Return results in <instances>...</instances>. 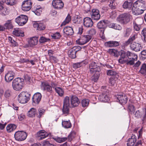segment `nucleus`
Wrapping results in <instances>:
<instances>
[{
  "mask_svg": "<svg viewBox=\"0 0 146 146\" xmlns=\"http://www.w3.org/2000/svg\"><path fill=\"white\" fill-rule=\"evenodd\" d=\"M24 85V80L20 78H16L13 80L12 86L13 89L16 91L21 90Z\"/></svg>",
  "mask_w": 146,
  "mask_h": 146,
  "instance_id": "f257e3e1",
  "label": "nucleus"
},
{
  "mask_svg": "<svg viewBox=\"0 0 146 146\" xmlns=\"http://www.w3.org/2000/svg\"><path fill=\"white\" fill-rule=\"evenodd\" d=\"M137 3L138 7V10L137 11L136 9L135 11L133 9H132L133 13L135 15L141 14L146 9V3L145 1L141 0L140 1L137 2Z\"/></svg>",
  "mask_w": 146,
  "mask_h": 146,
  "instance_id": "f03ea898",
  "label": "nucleus"
},
{
  "mask_svg": "<svg viewBox=\"0 0 146 146\" xmlns=\"http://www.w3.org/2000/svg\"><path fill=\"white\" fill-rule=\"evenodd\" d=\"M132 19V16L129 13H124L120 15L118 17V21L121 24H125Z\"/></svg>",
  "mask_w": 146,
  "mask_h": 146,
  "instance_id": "7ed1b4c3",
  "label": "nucleus"
},
{
  "mask_svg": "<svg viewBox=\"0 0 146 146\" xmlns=\"http://www.w3.org/2000/svg\"><path fill=\"white\" fill-rule=\"evenodd\" d=\"M106 86H102V92L99 95L98 99L102 102H106L109 100L108 97L109 91L107 89H105Z\"/></svg>",
  "mask_w": 146,
  "mask_h": 146,
  "instance_id": "20e7f679",
  "label": "nucleus"
},
{
  "mask_svg": "<svg viewBox=\"0 0 146 146\" xmlns=\"http://www.w3.org/2000/svg\"><path fill=\"white\" fill-rule=\"evenodd\" d=\"M30 96V94L27 92H22L18 96V101L21 103H26L29 100Z\"/></svg>",
  "mask_w": 146,
  "mask_h": 146,
  "instance_id": "39448f33",
  "label": "nucleus"
},
{
  "mask_svg": "<svg viewBox=\"0 0 146 146\" xmlns=\"http://www.w3.org/2000/svg\"><path fill=\"white\" fill-rule=\"evenodd\" d=\"M120 58L118 60V62L119 63L123 64L125 63L126 61L124 58L127 57L129 59V57L131 56V53L129 51L126 52L125 50H121L120 51Z\"/></svg>",
  "mask_w": 146,
  "mask_h": 146,
  "instance_id": "423d86ee",
  "label": "nucleus"
},
{
  "mask_svg": "<svg viewBox=\"0 0 146 146\" xmlns=\"http://www.w3.org/2000/svg\"><path fill=\"white\" fill-rule=\"evenodd\" d=\"M101 70L100 67L98 65L96 62H92L90 64L88 69V72L90 74L95 72H100Z\"/></svg>",
  "mask_w": 146,
  "mask_h": 146,
  "instance_id": "0eeeda50",
  "label": "nucleus"
},
{
  "mask_svg": "<svg viewBox=\"0 0 146 146\" xmlns=\"http://www.w3.org/2000/svg\"><path fill=\"white\" fill-rule=\"evenodd\" d=\"M40 87L42 90L45 91L46 92L50 94L53 92L52 87L50 85L48 81H45L41 82Z\"/></svg>",
  "mask_w": 146,
  "mask_h": 146,
  "instance_id": "6e6552de",
  "label": "nucleus"
},
{
  "mask_svg": "<svg viewBox=\"0 0 146 146\" xmlns=\"http://www.w3.org/2000/svg\"><path fill=\"white\" fill-rule=\"evenodd\" d=\"M108 25V21L103 20L100 21L97 24V27L100 29V35L103 36L104 35V31Z\"/></svg>",
  "mask_w": 146,
  "mask_h": 146,
  "instance_id": "1a4fd4ad",
  "label": "nucleus"
},
{
  "mask_svg": "<svg viewBox=\"0 0 146 146\" xmlns=\"http://www.w3.org/2000/svg\"><path fill=\"white\" fill-rule=\"evenodd\" d=\"M117 101L122 105L125 104L127 101V98L126 95L123 92L117 93L116 96Z\"/></svg>",
  "mask_w": 146,
  "mask_h": 146,
  "instance_id": "9d476101",
  "label": "nucleus"
},
{
  "mask_svg": "<svg viewBox=\"0 0 146 146\" xmlns=\"http://www.w3.org/2000/svg\"><path fill=\"white\" fill-rule=\"evenodd\" d=\"M27 134L26 133L21 131L16 132L14 134L15 139L18 141H22L24 140L26 138Z\"/></svg>",
  "mask_w": 146,
  "mask_h": 146,
  "instance_id": "9b49d317",
  "label": "nucleus"
},
{
  "mask_svg": "<svg viewBox=\"0 0 146 146\" xmlns=\"http://www.w3.org/2000/svg\"><path fill=\"white\" fill-rule=\"evenodd\" d=\"M92 38V36L90 35H86L82 36L80 38L76 40V42L80 45H84L90 40Z\"/></svg>",
  "mask_w": 146,
  "mask_h": 146,
  "instance_id": "f8f14e48",
  "label": "nucleus"
},
{
  "mask_svg": "<svg viewBox=\"0 0 146 146\" xmlns=\"http://www.w3.org/2000/svg\"><path fill=\"white\" fill-rule=\"evenodd\" d=\"M27 16L24 15H21L15 19V22L20 26L24 25L27 22Z\"/></svg>",
  "mask_w": 146,
  "mask_h": 146,
  "instance_id": "ddd939ff",
  "label": "nucleus"
},
{
  "mask_svg": "<svg viewBox=\"0 0 146 146\" xmlns=\"http://www.w3.org/2000/svg\"><path fill=\"white\" fill-rule=\"evenodd\" d=\"M33 3L30 0L23 1L22 4V9L24 11H28L31 9Z\"/></svg>",
  "mask_w": 146,
  "mask_h": 146,
  "instance_id": "4468645a",
  "label": "nucleus"
},
{
  "mask_svg": "<svg viewBox=\"0 0 146 146\" xmlns=\"http://www.w3.org/2000/svg\"><path fill=\"white\" fill-rule=\"evenodd\" d=\"M52 4L54 8L59 10L62 9L64 7V3L62 0H53Z\"/></svg>",
  "mask_w": 146,
  "mask_h": 146,
  "instance_id": "2eb2a0df",
  "label": "nucleus"
},
{
  "mask_svg": "<svg viewBox=\"0 0 146 146\" xmlns=\"http://www.w3.org/2000/svg\"><path fill=\"white\" fill-rule=\"evenodd\" d=\"M142 111H143L141 112L139 110H137L134 115L135 117L137 118H141L142 116L143 117L142 120L143 122H144L146 118V109L144 108H143Z\"/></svg>",
  "mask_w": 146,
  "mask_h": 146,
  "instance_id": "dca6fc26",
  "label": "nucleus"
},
{
  "mask_svg": "<svg viewBox=\"0 0 146 146\" xmlns=\"http://www.w3.org/2000/svg\"><path fill=\"white\" fill-rule=\"evenodd\" d=\"M70 97L72 107L73 108L78 106L80 103V101L78 97L74 95L70 96Z\"/></svg>",
  "mask_w": 146,
  "mask_h": 146,
  "instance_id": "f3484780",
  "label": "nucleus"
},
{
  "mask_svg": "<svg viewBox=\"0 0 146 146\" xmlns=\"http://www.w3.org/2000/svg\"><path fill=\"white\" fill-rule=\"evenodd\" d=\"M92 19L95 20H99L100 17L99 11L96 9H93L90 13Z\"/></svg>",
  "mask_w": 146,
  "mask_h": 146,
  "instance_id": "a211bd4d",
  "label": "nucleus"
},
{
  "mask_svg": "<svg viewBox=\"0 0 146 146\" xmlns=\"http://www.w3.org/2000/svg\"><path fill=\"white\" fill-rule=\"evenodd\" d=\"M131 49L135 52H138L141 50L142 47L140 44L135 42H133L131 43L130 45Z\"/></svg>",
  "mask_w": 146,
  "mask_h": 146,
  "instance_id": "6ab92c4d",
  "label": "nucleus"
},
{
  "mask_svg": "<svg viewBox=\"0 0 146 146\" xmlns=\"http://www.w3.org/2000/svg\"><path fill=\"white\" fill-rule=\"evenodd\" d=\"M15 76V73L13 71H9L5 75V80L7 82H10L13 79Z\"/></svg>",
  "mask_w": 146,
  "mask_h": 146,
  "instance_id": "aec40b11",
  "label": "nucleus"
},
{
  "mask_svg": "<svg viewBox=\"0 0 146 146\" xmlns=\"http://www.w3.org/2000/svg\"><path fill=\"white\" fill-rule=\"evenodd\" d=\"M42 95L40 93H36L33 97V103L35 104H38L40 101Z\"/></svg>",
  "mask_w": 146,
  "mask_h": 146,
  "instance_id": "412c9836",
  "label": "nucleus"
},
{
  "mask_svg": "<svg viewBox=\"0 0 146 146\" xmlns=\"http://www.w3.org/2000/svg\"><path fill=\"white\" fill-rule=\"evenodd\" d=\"M119 42L111 40L105 42L104 45L106 47H113L118 46L119 45Z\"/></svg>",
  "mask_w": 146,
  "mask_h": 146,
  "instance_id": "4be33fe9",
  "label": "nucleus"
},
{
  "mask_svg": "<svg viewBox=\"0 0 146 146\" xmlns=\"http://www.w3.org/2000/svg\"><path fill=\"white\" fill-rule=\"evenodd\" d=\"M37 135L38 139L41 140L47 137L48 134L45 131L41 130L38 132L37 133Z\"/></svg>",
  "mask_w": 146,
  "mask_h": 146,
  "instance_id": "5701e85b",
  "label": "nucleus"
},
{
  "mask_svg": "<svg viewBox=\"0 0 146 146\" xmlns=\"http://www.w3.org/2000/svg\"><path fill=\"white\" fill-rule=\"evenodd\" d=\"M84 25L87 27H91L93 24L92 19L90 17H86L84 19Z\"/></svg>",
  "mask_w": 146,
  "mask_h": 146,
  "instance_id": "b1692460",
  "label": "nucleus"
},
{
  "mask_svg": "<svg viewBox=\"0 0 146 146\" xmlns=\"http://www.w3.org/2000/svg\"><path fill=\"white\" fill-rule=\"evenodd\" d=\"M33 26L34 28H37V30L39 31L43 30L46 28L45 25L41 22L38 23L36 22L33 24Z\"/></svg>",
  "mask_w": 146,
  "mask_h": 146,
  "instance_id": "393cba45",
  "label": "nucleus"
},
{
  "mask_svg": "<svg viewBox=\"0 0 146 146\" xmlns=\"http://www.w3.org/2000/svg\"><path fill=\"white\" fill-rule=\"evenodd\" d=\"M136 141V136L135 135L132 134L131 138H129L127 141L128 142L127 144V146H133Z\"/></svg>",
  "mask_w": 146,
  "mask_h": 146,
  "instance_id": "a878e982",
  "label": "nucleus"
},
{
  "mask_svg": "<svg viewBox=\"0 0 146 146\" xmlns=\"http://www.w3.org/2000/svg\"><path fill=\"white\" fill-rule=\"evenodd\" d=\"M106 73L107 75L112 76L113 77L115 78L116 80H117L119 77L118 74L113 70H107Z\"/></svg>",
  "mask_w": 146,
  "mask_h": 146,
  "instance_id": "bb28decb",
  "label": "nucleus"
},
{
  "mask_svg": "<svg viewBox=\"0 0 146 146\" xmlns=\"http://www.w3.org/2000/svg\"><path fill=\"white\" fill-rule=\"evenodd\" d=\"M64 32L68 35H72L74 33V31L72 27L67 26L63 29Z\"/></svg>",
  "mask_w": 146,
  "mask_h": 146,
  "instance_id": "cd10ccee",
  "label": "nucleus"
},
{
  "mask_svg": "<svg viewBox=\"0 0 146 146\" xmlns=\"http://www.w3.org/2000/svg\"><path fill=\"white\" fill-rule=\"evenodd\" d=\"M38 38L37 37H34L31 38L29 41V44L30 47H33L37 44Z\"/></svg>",
  "mask_w": 146,
  "mask_h": 146,
  "instance_id": "c85d7f7f",
  "label": "nucleus"
},
{
  "mask_svg": "<svg viewBox=\"0 0 146 146\" xmlns=\"http://www.w3.org/2000/svg\"><path fill=\"white\" fill-rule=\"evenodd\" d=\"M133 3L129 2L128 1H125L122 5L123 8L124 9H127L128 10H131L132 9Z\"/></svg>",
  "mask_w": 146,
  "mask_h": 146,
  "instance_id": "c756f323",
  "label": "nucleus"
},
{
  "mask_svg": "<svg viewBox=\"0 0 146 146\" xmlns=\"http://www.w3.org/2000/svg\"><path fill=\"white\" fill-rule=\"evenodd\" d=\"M13 35L17 36H23L24 32L17 28H15L13 32Z\"/></svg>",
  "mask_w": 146,
  "mask_h": 146,
  "instance_id": "7c9ffc66",
  "label": "nucleus"
},
{
  "mask_svg": "<svg viewBox=\"0 0 146 146\" xmlns=\"http://www.w3.org/2000/svg\"><path fill=\"white\" fill-rule=\"evenodd\" d=\"M132 29L130 28H125L123 31V36L124 37H128L131 33Z\"/></svg>",
  "mask_w": 146,
  "mask_h": 146,
  "instance_id": "2f4dec72",
  "label": "nucleus"
},
{
  "mask_svg": "<svg viewBox=\"0 0 146 146\" xmlns=\"http://www.w3.org/2000/svg\"><path fill=\"white\" fill-rule=\"evenodd\" d=\"M12 20H8L6 21L4 24V26L5 29H12L13 26L12 25Z\"/></svg>",
  "mask_w": 146,
  "mask_h": 146,
  "instance_id": "473e14b6",
  "label": "nucleus"
},
{
  "mask_svg": "<svg viewBox=\"0 0 146 146\" xmlns=\"http://www.w3.org/2000/svg\"><path fill=\"white\" fill-rule=\"evenodd\" d=\"M36 114V109L32 108L28 111L27 115L29 117H35Z\"/></svg>",
  "mask_w": 146,
  "mask_h": 146,
  "instance_id": "72a5a7b5",
  "label": "nucleus"
},
{
  "mask_svg": "<svg viewBox=\"0 0 146 146\" xmlns=\"http://www.w3.org/2000/svg\"><path fill=\"white\" fill-rule=\"evenodd\" d=\"M87 64V62L83 61L81 62L73 64V67L74 68L76 69L81 67L83 66V65H86Z\"/></svg>",
  "mask_w": 146,
  "mask_h": 146,
  "instance_id": "f704fd0d",
  "label": "nucleus"
},
{
  "mask_svg": "<svg viewBox=\"0 0 146 146\" xmlns=\"http://www.w3.org/2000/svg\"><path fill=\"white\" fill-rule=\"evenodd\" d=\"M109 26L110 28L118 30H121L122 29L121 26L119 25L113 23H111Z\"/></svg>",
  "mask_w": 146,
  "mask_h": 146,
  "instance_id": "c9c22d12",
  "label": "nucleus"
},
{
  "mask_svg": "<svg viewBox=\"0 0 146 146\" xmlns=\"http://www.w3.org/2000/svg\"><path fill=\"white\" fill-rule=\"evenodd\" d=\"M16 127V125L15 124H10L7 125L6 128L8 132H11L14 130Z\"/></svg>",
  "mask_w": 146,
  "mask_h": 146,
  "instance_id": "e433bc0d",
  "label": "nucleus"
},
{
  "mask_svg": "<svg viewBox=\"0 0 146 146\" xmlns=\"http://www.w3.org/2000/svg\"><path fill=\"white\" fill-rule=\"evenodd\" d=\"M70 97L68 96H66L63 100V105L70 107L71 100L70 101Z\"/></svg>",
  "mask_w": 146,
  "mask_h": 146,
  "instance_id": "4c0bfd02",
  "label": "nucleus"
},
{
  "mask_svg": "<svg viewBox=\"0 0 146 146\" xmlns=\"http://www.w3.org/2000/svg\"><path fill=\"white\" fill-rule=\"evenodd\" d=\"M62 125L63 127L66 128H70L71 127L72 125L70 121H62Z\"/></svg>",
  "mask_w": 146,
  "mask_h": 146,
  "instance_id": "58836bf2",
  "label": "nucleus"
},
{
  "mask_svg": "<svg viewBox=\"0 0 146 146\" xmlns=\"http://www.w3.org/2000/svg\"><path fill=\"white\" fill-rule=\"evenodd\" d=\"M70 107L63 105L62 109L63 114L65 116L68 114L70 112Z\"/></svg>",
  "mask_w": 146,
  "mask_h": 146,
  "instance_id": "ea45409f",
  "label": "nucleus"
},
{
  "mask_svg": "<svg viewBox=\"0 0 146 146\" xmlns=\"http://www.w3.org/2000/svg\"><path fill=\"white\" fill-rule=\"evenodd\" d=\"M68 54L69 57L71 58H75L76 57V53L72 48L69 50Z\"/></svg>",
  "mask_w": 146,
  "mask_h": 146,
  "instance_id": "a19ab883",
  "label": "nucleus"
},
{
  "mask_svg": "<svg viewBox=\"0 0 146 146\" xmlns=\"http://www.w3.org/2000/svg\"><path fill=\"white\" fill-rule=\"evenodd\" d=\"M53 139L56 142L58 143H61L66 141L67 139V138L66 137H63L61 138L58 137H53Z\"/></svg>",
  "mask_w": 146,
  "mask_h": 146,
  "instance_id": "79ce46f5",
  "label": "nucleus"
},
{
  "mask_svg": "<svg viewBox=\"0 0 146 146\" xmlns=\"http://www.w3.org/2000/svg\"><path fill=\"white\" fill-rule=\"evenodd\" d=\"M55 92L60 96H62L64 94V91L63 89L60 87L55 88Z\"/></svg>",
  "mask_w": 146,
  "mask_h": 146,
  "instance_id": "37998d69",
  "label": "nucleus"
},
{
  "mask_svg": "<svg viewBox=\"0 0 146 146\" xmlns=\"http://www.w3.org/2000/svg\"><path fill=\"white\" fill-rule=\"evenodd\" d=\"M109 4V7L112 10L115 9L117 7V4L115 2V0H111Z\"/></svg>",
  "mask_w": 146,
  "mask_h": 146,
  "instance_id": "c03bdc74",
  "label": "nucleus"
},
{
  "mask_svg": "<svg viewBox=\"0 0 146 146\" xmlns=\"http://www.w3.org/2000/svg\"><path fill=\"white\" fill-rule=\"evenodd\" d=\"M82 18L78 16H75L73 20V23L76 24H78L82 22Z\"/></svg>",
  "mask_w": 146,
  "mask_h": 146,
  "instance_id": "a18cd8bd",
  "label": "nucleus"
},
{
  "mask_svg": "<svg viewBox=\"0 0 146 146\" xmlns=\"http://www.w3.org/2000/svg\"><path fill=\"white\" fill-rule=\"evenodd\" d=\"M108 51L111 54H113L115 56L118 57L120 56V51H118L114 49H109Z\"/></svg>",
  "mask_w": 146,
  "mask_h": 146,
  "instance_id": "49530a36",
  "label": "nucleus"
},
{
  "mask_svg": "<svg viewBox=\"0 0 146 146\" xmlns=\"http://www.w3.org/2000/svg\"><path fill=\"white\" fill-rule=\"evenodd\" d=\"M94 74L92 76V80L95 82L97 81L100 76V72H95Z\"/></svg>",
  "mask_w": 146,
  "mask_h": 146,
  "instance_id": "de8ad7c7",
  "label": "nucleus"
},
{
  "mask_svg": "<svg viewBox=\"0 0 146 146\" xmlns=\"http://www.w3.org/2000/svg\"><path fill=\"white\" fill-rule=\"evenodd\" d=\"M71 20V17L70 14H68L66 17L65 20L62 22L60 26L65 25L66 24L68 23Z\"/></svg>",
  "mask_w": 146,
  "mask_h": 146,
  "instance_id": "09e8293b",
  "label": "nucleus"
},
{
  "mask_svg": "<svg viewBox=\"0 0 146 146\" xmlns=\"http://www.w3.org/2000/svg\"><path fill=\"white\" fill-rule=\"evenodd\" d=\"M130 60H128V59L125 60L126 61L125 62L127 65H132L134 64V61L135 59L133 58H130L129 59Z\"/></svg>",
  "mask_w": 146,
  "mask_h": 146,
  "instance_id": "8fccbe9b",
  "label": "nucleus"
},
{
  "mask_svg": "<svg viewBox=\"0 0 146 146\" xmlns=\"http://www.w3.org/2000/svg\"><path fill=\"white\" fill-rule=\"evenodd\" d=\"M52 38L54 39H57L61 37V35L59 32H56L51 35Z\"/></svg>",
  "mask_w": 146,
  "mask_h": 146,
  "instance_id": "3c124183",
  "label": "nucleus"
},
{
  "mask_svg": "<svg viewBox=\"0 0 146 146\" xmlns=\"http://www.w3.org/2000/svg\"><path fill=\"white\" fill-rule=\"evenodd\" d=\"M16 0H5L6 4L10 5H13L16 3Z\"/></svg>",
  "mask_w": 146,
  "mask_h": 146,
  "instance_id": "603ef678",
  "label": "nucleus"
},
{
  "mask_svg": "<svg viewBox=\"0 0 146 146\" xmlns=\"http://www.w3.org/2000/svg\"><path fill=\"white\" fill-rule=\"evenodd\" d=\"M89 100H83L81 102L82 106L83 107L88 106L89 104Z\"/></svg>",
  "mask_w": 146,
  "mask_h": 146,
  "instance_id": "864d4df0",
  "label": "nucleus"
},
{
  "mask_svg": "<svg viewBox=\"0 0 146 146\" xmlns=\"http://www.w3.org/2000/svg\"><path fill=\"white\" fill-rule=\"evenodd\" d=\"M44 110L43 109L40 108L38 109V113L39 114L37 113L36 114L37 117L39 118H40L41 117L42 115L44 113Z\"/></svg>",
  "mask_w": 146,
  "mask_h": 146,
  "instance_id": "5fc2aeb1",
  "label": "nucleus"
},
{
  "mask_svg": "<svg viewBox=\"0 0 146 146\" xmlns=\"http://www.w3.org/2000/svg\"><path fill=\"white\" fill-rule=\"evenodd\" d=\"M42 146H54V144L50 143L48 141H43Z\"/></svg>",
  "mask_w": 146,
  "mask_h": 146,
  "instance_id": "6e6d98bb",
  "label": "nucleus"
},
{
  "mask_svg": "<svg viewBox=\"0 0 146 146\" xmlns=\"http://www.w3.org/2000/svg\"><path fill=\"white\" fill-rule=\"evenodd\" d=\"M128 110L131 113H134L135 111L134 106L133 105L129 104L128 106Z\"/></svg>",
  "mask_w": 146,
  "mask_h": 146,
  "instance_id": "4d7b16f0",
  "label": "nucleus"
},
{
  "mask_svg": "<svg viewBox=\"0 0 146 146\" xmlns=\"http://www.w3.org/2000/svg\"><path fill=\"white\" fill-rule=\"evenodd\" d=\"M33 12L38 16H39L42 13V9L40 8H36V9Z\"/></svg>",
  "mask_w": 146,
  "mask_h": 146,
  "instance_id": "13d9d810",
  "label": "nucleus"
},
{
  "mask_svg": "<svg viewBox=\"0 0 146 146\" xmlns=\"http://www.w3.org/2000/svg\"><path fill=\"white\" fill-rule=\"evenodd\" d=\"M133 27L134 29L137 31H138L140 30V25L137 24L135 21L134 22Z\"/></svg>",
  "mask_w": 146,
  "mask_h": 146,
  "instance_id": "bf43d9fd",
  "label": "nucleus"
},
{
  "mask_svg": "<svg viewBox=\"0 0 146 146\" xmlns=\"http://www.w3.org/2000/svg\"><path fill=\"white\" fill-rule=\"evenodd\" d=\"M117 80H116L115 78H110L109 80V83L110 85L111 86H113L115 84V81Z\"/></svg>",
  "mask_w": 146,
  "mask_h": 146,
  "instance_id": "052dcab7",
  "label": "nucleus"
},
{
  "mask_svg": "<svg viewBox=\"0 0 146 146\" xmlns=\"http://www.w3.org/2000/svg\"><path fill=\"white\" fill-rule=\"evenodd\" d=\"M50 40V39L49 38H46L43 36H41L39 39V42L41 43H43L47 42Z\"/></svg>",
  "mask_w": 146,
  "mask_h": 146,
  "instance_id": "680f3d73",
  "label": "nucleus"
},
{
  "mask_svg": "<svg viewBox=\"0 0 146 146\" xmlns=\"http://www.w3.org/2000/svg\"><path fill=\"white\" fill-rule=\"evenodd\" d=\"M8 40L13 46H17V43L14 40L12 39L11 37V36L9 37Z\"/></svg>",
  "mask_w": 146,
  "mask_h": 146,
  "instance_id": "e2e57ef3",
  "label": "nucleus"
},
{
  "mask_svg": "<svg viewBox=\"0 0 146 146\" xmlns=\"http://www.w3.org/2000/svg\"><path fill=\"white\" fill-rule=\"evenodd\" d=\"M137 35L136 34H134L132 36H131L128 39L129 42H133L132 41L135 40L137 37Z\"/></svg>",
  "mask_w": 146,
  "mask_h": 146,
  "instance_id": "0e129e2a",
  "label": "nucleus"
},
{
  "mask_svg": "<svg viewBox=\"0 0 146 146\" xmlns=\"http://www.w3.org/2000/svg\"><path fill=\"white\" fill-rule=\"evenodd\" d=\"M131 42L128 40L127 41L123 42L121 45L122 48V49L124 48L125 47L127 46Z\"/></svg>",
  "mask_w": 146,
  "mask_h": 146,
  "instance_id": "69168bd1",
  "label": "nucleus"
},
{
  "mask_svg": "<svg viewBox=\"0 0 146 146\" xmlns=\"http://www.w3.org/2000/svg\"><path fill=\"white\" fill-rule=\"evenodd\" d=\"M141 57L142 59L145 60L146 58V50H143L141 52Z\"/></svg>",
  "mask_w": 146,
  "mask_h": 146,
  "instance_id": "338daca9",
  "label": "nucleus"
},
{
  "mask_svg": "<svg viewBox=\"0 0 146 146\" xmlns=\"http://www.w3.org/2000/svg\"><path fill=\"white\" fill-rule=\"evenodd\" d=\"M141 36L144 37V40L145 42H146V28L143 29L141 32Z\"/></svg>",
  "mask_w": 146,
  "mask_h": 146,
  "instance_id": "774afa93",
  "label": "nucleus"
}]
</instances>
